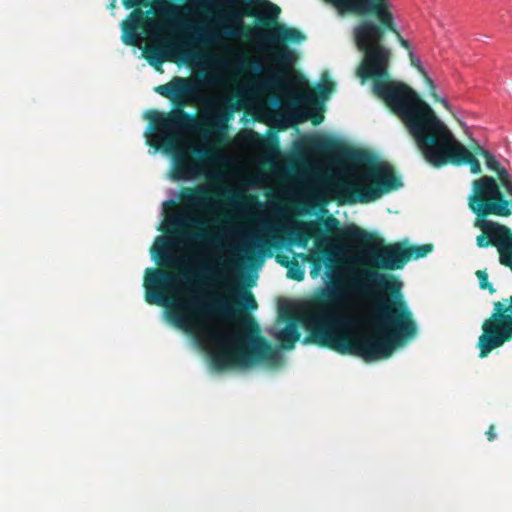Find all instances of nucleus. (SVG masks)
Here are the masks:
<instances>
[{
    "instance_id": "1",
    "label": "nucleus",
    "mask_w": 512,
    "mask_h": 512,
    "mask_svg": "<svg viewBox=\"0 0 512 512\" xmlns=\"http://www.w3.org/2000/svg\"><path fill=\"white\" fill-rule=\"evenodd\" d=\"M329 276V283L311 300L305 317L309 334L303 343L371 362L391 357L417 335L397 276L364 270L362 277H350L346 283Z\"/></svg>"
},
{
    "instance_id": "2",
    "label": "nucleus",
    "mask_w": 512,
    "mask_h": 512,
    "mask_svg": "<svg viewBox=\"0 0 512 512\" xmlns=\"http://www.w3.org/2000/svg\"><path fill=\"white\" fill-rule=\"evenodd\" d=\"M224 297L188 295L168 307V317L178 328L218 346L211 354L216 370L248 368L259 363L280 366L283 357L265 337L255 319L242 308L255 310L254 295L239 285H229Z\"/></svg>"
},
{
    "instance_id": "3",
    "label": "nucleus",
    "mask_w": 512,
    "mask_h": 512,
    "mask_svg": "<svg viewBox=\"0 0 512 512\" xmlns=\"http://www.w3.org/2000/svg\"><path fill=\"white\" fill-rule=\"evenodd\" d=\"M336 8L360 15H374L372 20L361 21L354 29L357 48L363 60L357 68L362 82L372 80L373 93L381 98L393 113L411 130L435 111L408 85L393 82L389 76L391 51L384 44L386 31L395 34L400 45L410 50L409 42L397 29L388 0H329Z\"/></svg>"
},
{
    "instance_id": "4",
    "label": "nucleus",
    "mask_w": 512,
    "mask_h": 512,
    "mask_svg": "<svg viewBox=\"0 0 512 512\" xmlns=\"http://www.w3.org/2000/svg\"><path fill=\"white\" fill-rule=\"evenodd\" d=\"M154 91L171 100L174 109L168 113L149 112L154 135L147 142L156 148L161 145L167 151L175 147L180 133L199 130L202 125L207 128L205 132L215 135L216 142L221 144L228 134V123L239 108L231 99L207 98V109L203 114L197 116L186 112L184 108L197 101L200 91L198 83L190 78L174 77L168 83L156 86Z\"/></svg>"
},
{
    "instance_id": "5",
    "label": "nucleus",
    "mask_w": 512,
    "mask_h": 512,
    "mask_svg": "<svg viewBox=\"0 0 512 512\" xmlns=\"http://www.w3.org/2000/svg\"><path fill=\"white\" fill-rule=\"evenodd\" d=\"M413 138L417 149L427 163L434 168L446 165L456 167L468 166L472 174L482 172L478 156L485 161L486 167L496 173L502 188L507 191L512 188V178L494 155L480 144L475 142L468 149L456 139L448 126L441 121L436 113H432L419 124L408 131Z\"/></svg>"
},
{
    "instance_id": "6",
    "label": "nucleus",
    "mask_w": 512,
    "mask_h": 512,
    "mask_svg": "<svg viewBox=\"0 0 512 512\" xmlns=\"http://www.w3.org/2000/svg\"><path fill=\"white\" fill-rule=\"evenodd\" d=\"M413 138L417 149L427 163L434 168L446 165L456 167L468 166L472 174L482 172L478 156L485 161L486 167L496 173L502 188L507 191L512 188V178L494 155L480 144L475 142L468 149L456 139L448 126L441 121L436 113H432L419 124L408 131Z\"/></svg>"
},
{
    "instance_id": "7",
    "label": "nucleus",
    "mask_w": 512,
    "mask_h": 512,
    "mask_svg": "<svg viewBox=\"0 0 512 512\" xmlns=\"http://www.w3.org/2000/svg\"><path fill=\"white\" fill-rule=\"evenodd\" d=\"M323 225L328 233L337 234L340 238L355 242L366 247L360 263L365 265L359 270L362 277L364 270L395 271L402 269L411 259H419L427 256L433 250V245H407L404 242L384 244L383 240L374 234L367 232L358 226L351 225L340 228V222L334 216H328L323 220Z\"/></svg>"
},
{
    "instance_id": "8",
    "label": "nucleus",
    "mask_w": 512,
    "mask_h": 512,
    "mask_svg": "<svg viewBox=\"0 0 512 512\" xmlns=\"http://www.w3.org/2000/svg\"><path fill=\"white\" fill-rule=\"evenodd\" d=\"M363 179L366 181L363 185L345 179L336 182L331 191L338 204L373 202L403 185L393 167L381 161L372 162Z\"/></svg>"
},
{
    "instance_id": "9",
    "label": "nucleus",
    "mask_w": 512,
    "mask_h": 512,
    "mask_svg": "<svg viewBox=\"0 0 512 512\" xmlns=\"http://www.w3.org/2000/svg\"><path fill=\"white\" fill-rule=\"evenodd\" d=\"M173 242L169 239L158 237L151 252L158 264L179 269L174 274L160 268H147L145 271L144 288L145 301L152 305H165L167 295L171 293L180 278L189 279L196 277L188 270H183V260L172 252Z\"/></svg>"
},
{
    "instance_id": "10",
    "label": "nucleus",
    "mask_w": 512,
    "mask_h": 512,
    "mask_svg": "<svg viewBox=\"0 0 512 512\" xmlns=\"http://www.w3.org/2000/svg\"><path fill=\"white\" fill-rule=\"evenodd\" d=\"M500 181L488 175L472 182V193L468 197V207L476 215L475 226L480 229L481 222H490V215L508 217L512 214L511 201L501 191Z\"/></svg>"
},
{
    "instance_id": "11",
    "label": "nucleus",
    "mask_w": 512,
    "mask_h": 512,
    "mask_svg": "<svg viewBox=\"0 0 512 512\" xmlns=\"http://www.w3.org/2000/svg\"><path fill=\"white\" fill-rule=\"evenodd\" d=\"M512 340V295L493 303L489 318L482 323L478 338L479 357L486 358L492 350Z\"/></svg>"
},
{
    "instance_id": "12",
    "label": "nucleus",
    "mask_w": 512,
    "mask_h": 512,
    "mask_svg": "<svg viewBox=\"0 0 512 512\" xmlns=\"http://www.w3.org/2000/svg\"><path fill=\"white\" fill-rule=\"evenodd\" d=\"M482 233L477 236L476 244L480 248L494 246L499 252V261L512 271V231L496 222H481Z\"/></svg>"
},
{
    "instance_id": "13",
    "label": "nucleus",
    "mask_w": 512,
    "mask_h": 512,
    "mask_svg": "<svg viewBox=\"0 0 512 512\" xmlns=\"http://www.w3.org/2000/svg\"><path fill=\"white\" fill-rule=\"evenodd\" d=\"M171 233H177L186 240L203 243L209 240L205 231L206 222L192 215L175 216L169 219Z\"/></svg>"
},
{
    "instance_id": "14",
    "label": "nucleus",
    "mask_w": 512,
    "mask_h": 512,
    "mask_svg": "<svg viewBox=\"0 0 512 512\" xmlns=\"http://www.w3.org/2000/svg\"><path fill=\"white\" fill-rule=\"evenodd\" d=\"M273 61L279 66V69L271 74L267 84L273 87H284L290 79L289 71L297 60L295 51L285 45H275L272 47Z\"/></svg>"
},
{
    "instance_id": "15",
    "label": "nucleus",
    "mask_w": 512,
    "mask_h": 512,
    "mask_svg": "<svg viewBox=\"0 0 512 512\" xmlns=\"http://www.w3.org/2000/svg\"><path fill=\"white\" fill-rule=\"evenodd\" d=\"M276 237L274 227L269 222L260 220L258 233L249 234L245 248L240 251H243L249 259L254 257L257 253L265 255L274 246L273 241Z\"/></svg>"
},
{
    "instance_id": "16",
    "label": "nucleus",
    "mask_w": 512,
    "mask_h": 512,
    "mask_svg": "<svg viewBox=\"0 0 512 512\" xmlns=\"http://www.w3.org/2000/svg\"><path fill=\"white\" fill-rule=\"evenodd\" d=\"M218 195L215 191L204 185L182 188L179 194L180 201L189 207L207 210L212 207L214 196Z\"/></svg>"
},
{
    "instance_id": "17",
    "label": "nucleus",
    "mask_w": 512,
    "mask_h": 512,
    "mask_svg": "<svg viewBox=\"0 0 512 512\" xmlns=\"http://www.w3.org/2000/svg\"><path fill=\"white\" fill-rule=\"evenodd\" d=\"M202 171V164L192 160L183 150H177L173 156V178L177 181L196 178Z\"/></svg>"
},
{
    "instance_id": "18",
    "label": "nucleus",
    "mask_w": 512,
    "mask_h": 512,
    "mask_svg": "<svg viewBox=\"0 0 512 512\" xmlns=\"http://www.w3.org/2000/svg\"><path fill=\"white\" fill-rule=\"evenodd\" d=\"M269 27V33L265 36V39L272 43H300L305 40V35L296 28L288 27L284 24H278L274 19H267L265 21Z\"/></svg>"
},
{
    "instance_id": "19",
    "label": "nucleus",
    "mask_w": 512,
    "mask_h": 512,
    "mask_svg": "<svg viewBox=\"0 0 512 512\" xmlns=\"http://www.w3.org/2000/svg\"><path fill=\"white\" fill-rule=\"evenodd\" d=\"M145 19L140 11H133L129 18L122 23V41L126 45L134 46L138 43L139 30L143 28Z\"/></svg>"
},
{
    "instance_id": "20",
    "label": "nucleus",
    "mask_w": 512,
    "mask_h": 512,
    "mask_svg": "<svg viewBox=\"0 0 512 512\" xmlns=\"http://www.w3.org/2000/svg\"><path fill=\"white\" fill-rule=\"evenodd\" d=\"M275 337L283 349H293L301 337L298 323L294 320L287 322L285 327L281 329Z\"/></svg>"
},
{
    "instance_id": "21",
    "label": "nucleus",
    "mask_w": 512,
    "mask_h": 512,
    "mask_svg": "<svg viewBox=\"0 0 512 512\" xmlns=\"http://www.w3.org/2000/svg\"><path fill=\"white\" fill-rule=\"evenodd\" d=\"M166 44L148 45L143 49V56L147 62L156 70L161 71V67L169 58L166 53Z\"/></svg>"
},
{
    "instance_id": "22",
    "label": "nucleus",
    "mask_w": 512,
    "mask_h": 512,
    "mask_svg": "<svg viewBox=\"0 0 512 512\" xmlns=\"http://www.w3.org/2000/svg\"><path fill=\"white\" fill-rule=\"evenodd\" d=\"M409 57L411 60V65L413 67H415L420 72V74L423 76V78L425 79V82L427 83V85L430 89V95L433 98V100L435 102H440L447 110H450L451 107H450L449 103L447 102V100H445L444 98H441L436 93V88H435L434 82L429 77V75L427 74V72L425 71L423 66L421 65L420 60L414 56L412 51H409Z\"/></svg>"
},
{
    "instance_id": "23",
    "label": "nucleus",
    "mask_w": 512,
    "mask_h": 512,
    "mask_svg": "<svg viewBox=\"0 0 512 512\" xmlns=\"http://www.w3.org/2000/svg\"><path fill=\"white\" fill-rule=\"evenodd\" d=\"M334 89L335 83L333 81L322 82L317 86L315 91L305 95V100L309 103H316L318 100L325 101L329 98Z\"/></svg>"
},
{
    "instance_id": "24",
    "label": "nucleus",
    "mask_w": 512,
    "mask_h": 512,
    "mask_svg": "<svg viewBox=\"0 0 512 512\" xmlns=\"http://www.w3.org/2000/svg\"><path fill=\"white\" fill-rule=\"evenodd\" d=\"M228 21L235 24V27H232L229 24L223 23L220 33L225 37H236L240 34V29L243 28V22L241 21V15L239 14H230L227 18Z\"/></svg>"
},
{
    "instance_id": "25",
    "label": "nucleus",
    "mask_w": 512,
    "mask_h": 512,
    "mask_svg": "<svg viewBox=\"0 0 512 512\" xmlns=\"http://www.w3.org/2000/svg\"><path fill=\"white\" fill-rule=\"evenodd\" d=\"M313 148L315 150H317L319 152H323V153H336V152H339L343 147L335 139L322 138V139H317L313 142Z\"/></svg>"
},
{
    "instance_id": "26",
    "label": "nucleus",
    "mask_w": 512,
    "mask_h": 512,
    "mask_svg": "<svg viewBox=\"0 0 512 512\" xmlns=\"http://www.w3.org/2000/svg\"><path fill=\"white\" fill-rule=\"evenodd\" d=\"M331 253L326 248H319L314 254L311 255L310 262L313 267L311 270V276L316 277L321 269L322 263L330 260Z\"/></svg>"
},
{
    "instance_id": "27",
    "label": "nucleus",
    "mask_w": 512,
    "mask_h": 512,
    "mask_svg": "<svg viewBox=\"0 0 512 512\" xmlns=\"http://www.w3.org/2000/svg\"><path fill=\"white\" fill-rule=\"evenodd\" d=\"M237 259L229 258L221 263V267L213 271V275L217 278H224L239 268Z\"/></svg>"
},
{
    "instance_id": "28",
    "label": "nucleus",
    "mask_w": 512,
    "mask_h": 512,
    "mask_svg": "<svg viewBox=\"0 0 512 512\" xmlns=\"http://www.w3.org/2000/svg\"><path fill=\"white\" fill-rule=\"evenodd\" d=\"M287 277L295 281H302L305 277V271L296 258H292L287 267Z\"/></svg>"
},
{
    "instance_id": "29",
    "label": "nucleus",
    "mask_w": 512,
    "mask_h": 512,
    "mask_svg": "<svg viewBox=\"0 0 512 512\" xmlns=\"http://www.w3.org/2000/svg\"><path fill=\"white\" fill-rule=\"evenodd\" d=\"M475 274L478 278L480 289L488 290L490 294H494L496 292L495 288L488 280V273L486 270H477Z\"/></svg>"
},
{
    "instance_id": "30",
    "label": "nucleus",
    "mask_w": 512,
    "mask_h": 512,
    "mask_svg": "<svg viewBox=\"0 0 512 512\" xmlns=\"http://www.w3.org/2000/svg\"><path fill=\"white\" fill-rule=\"evenodd\" d=\"M218 39V33L214 32H203L201 29L198 30L196 40L204 45L216 43Z\"/></svg>"
},
{
    "instance_id": "31",
    "label": "nucleus",
    "mask_w": 512,
    "mask_h": 512,
    "mask_svg": "<svg viewBox=\"0 0 512 512\" xmlns=\"http://www.w3.org/2000/svg\"><path fill=\"white\" fill-rule=\"evenodd\" d=\"M345 155L350 160H352L354 162H358V163H363L368 160V155L364 151H361V150L347 149L345 151Z\"/></svg>"
},
{
    "instance_id": "32",
    "label": "nucleus",
    "mask_w": 512,
    "mask_h": 512,
    "mask_svg": "<svg viewBox=\"0 0 512 512\" xmlns=\"http://www.w3.org/2000/svg\"><path fill=\"white\" fill-rule=\"evenodd\" d=\"M191 152L199 158L212 159L215 155L212 149L192 148Z\"/></svg>"
},
{
    "instance_id": "33",
    "label": "nucleus",
    "mask_w": 512,
    "mask_h": 512,
    "mask_svg": "<svg viewBox=\"0 0 512 512\" xmlns=\"http://www.w3.org/2000/svg\"><path fill=\"white\" fill-rule=\"evenodd\" d=\"M245 65L249 70L254 72H262L264 70V67L256 60H248Z\"/></svg>"
},
{
    "instance_id": "34",
    "label": "nucleus",
    "mask_w": 512,
    "mask_h": 512,
    "mask_svg": "<svg viewBox=\"0 0 512 512\" xmlns=\"http://www.w3.org/2000/svg\"><path fill=\"white\" fill-rule=\"evenodd\" d=\"M277 261L285 268H287L290 265L291 259L288 256L285 255H277L276 256Z\"/></svg>"
},
{
    "instance_id": "35",
    "label": "nucleus",
    "mask_w": 512,
    "mask_h": 512,
    "mask_svg": "<svg viewBox=\"0 0 512 512\" xmlns=\"http://www.w3.org/2000/svg\"><path fill=\"white\" fill-rule=\"evenodd\" d=\"M142 3V0H123V5L126 9L137 7Z\"/></svg>"
},
{
    "instance_id": "36",
    "label": "nucleus",
    "mask_w": 512,
    "mask_h": 512,
    "mask_svg": "<svg viewBox=\"0 0 512 512\" xmlns=\"http://www.w3.org/2000/svg\"><path fill=\"white\" fill-rule=\"evenodd\" d=\"M486 436L488 441H493L496 439L495 426L492 424L486 431Z\"/></svg>"
},
{
    "instance_id": "37",
    "label": "nucleus",
    "mask_w": 512,
    "mask_h": 512,
    "mask_svg": "<svg viewBox=\"0 0 512 512\" xmlns=\"http://www.w3.org/2000/svg\"><path fill=\"white\" fill-rule=\"evenodd\" d=\"M310 118L314 125H319L323 121L324 116L322 113H315V114L311 115Z\"/></svg>"
},
{
    "instance_id": "38",
    "label": "nucleus",
    "mask_w": 512,
    "mask_h": 512,
    "mask_svg": "<svg viewBox=\"0 0 512 512\" xmlns=\"http://www.w3.org/2000/svg\"><path fill=\"white\" fill-rule=\"evenodd\" d=\"M269 7L271 12L274 14V17H277L280 13V8L277 5L271 3L269 4Z\"/></svg>"
},
{
    "instance_id": "39",
    "label": "nucleus",
    "mask_w": 512,
    "mask_h": 512,
    "mask_svg": "<svg viewBox=\"0 0 512 512\" xmlns=\"http://www.w3.org/2000/svg\"><path fill=\"white\" fill-rule=\"evenodd\" d=\"M255 0H231L232 3H243V4H250L252 2H254Z\"/></svg>"
}]
</instances>
